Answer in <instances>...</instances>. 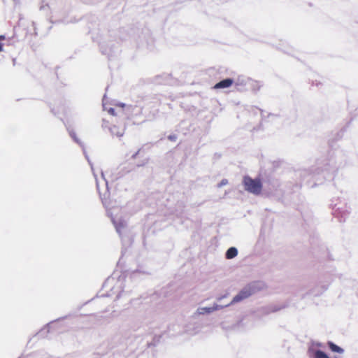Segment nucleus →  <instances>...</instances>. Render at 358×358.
Listing matches in <instances>:
<instances>
[{
    "instance_id": "1",
    "label": "nucleus",
    "mask_w": 358,
    "mask_h": 358,
    "mask_svg": "<svg viewBox=\"0 0 358 358\" xmlns=\"http://www.w3.org/2000/svg\"><path fill=\"white\" fill-rule=\"evenodd\" d=\"M243 184L245 190L255 195L260 194L262 189V184L259 178L252 179L248 176L243 177Z\"/></svg>"
},
{
    "instance_id": "2",
    "label": "nucleus",
    "mask_w": 358,
    "mask_h": 358,
    "mask_svg": "<svg viewBox=\"0 0 358 358\" xmlns=\"http://www.w3.org/2000/svg\"><path fill=\"white\" fill-rule=\"evenodd\" d=\"M255 292V287L252 284H250L245 287L243 289H242L238 294H236L231 301V303L226 304L224 306L227 307L230 306L231 304L236 303L238 302H240L243 301V299H245L250 296L252 294H253Z\"/></svg>"
},
{
    "instance_id": "3",
    "label": "nucleus",
    "mask_w": 358,
    "mask_h": 358,
    "mask_svg": "<svg viewBox=\"0 0 358 358\" xmlns=\"http://www.w3.org/2000/svg\"><path fill=\"white\" fill-rule=\"evenodd\" d=\"M69 134L71 136V138L74 140L75 142H76L78 144H79L80 146L83 147V153H84L87 162H89L90 165L91 166L92 171H93L94 176L95 177L97 190H98L99 193L101 194V189H100L101 181L97 179L96 174L94 173L93 165H92L91 161L90 160L88 155L86 153V151H85V149L84 148L83 143L77 138L76 134L73 131H69Z\"/></svg>"
},
{
    "instance_id": "4",
    "label": "nucleus",
    "mask_w": 358,
    "mask_h": 358,
    "mask_svg": "<svg viewBox=\"0 0 358 358\" xmlns=\"http://www.w3.org/2000/svg\"><path fill=\"white\" fill-rule=\"evenodd\" d=\"M112 222L115 227L116 231L122 238V234L127 227V222L121 217H112Z\"/></svg>"
},
{
    "instance_id": "5",
    "label": "nucleus",
    "mask_w": 358,
    "mask_h": 358,
    "mask_svg": "<svg viewBox=\"0 0 358 358\" xmlns=\"http://www.w3.org/2000/svg\"><path fill=\"white\" fill-rule=\"evenodd\" d=\"M249 81L250 79L248 78L241 76L234 80V84L237 91L243 92L245 90V87Z\"/></svg>"
},
{
    "instance_id": "6",
    "label": "nucleus",
    "mask_w": 358,
    "mask_h": 358,
    "mask_svg": "<svg viewBox=\"0 0 358 358\" xmlns=\"http://www.w3.org/2000/svg\"><path fill=\"white\" fill-rule=\"evenodd\" d=\"M334 210V215L337 217L340 222L345 221L348 215H349V212L347 209H343L340 207H336V205L333 208Z\"/></svg>"
},
{
    "instance_id": "7",
    "label": "nucleus",
    "mask_w": 358,
    "mask_h": 358,
    "mask_svg": "<svg viewBox=\"0 0 358 358\" xmlns=\"http://www.w3.org/2000/svg\"><path fill=\"white\" fill-rule=\"evenodd\" d=\"M224 307H225V306L215 303L212 307H199L197 309L196 313L199 315H203L206 313L208 314V313H213V311L220 310V309L223 308Z\"/></svg>"
},
{
    "instance_id": "8",
    "label": "nucleus",
    "mask_w": 358,
    "mask_h": 358,
    "mask_svg": "<svg viewBox=\"0 0 358 358\" xmlns=\"http://www.w3.org/2000/svg\"><path fill=\"white\" fill-rule=\"evenodd\" d=\"M234 82V79L233 78H226L220 82L217 83L213 88L214 90H220V89H225L231 87Z\"/></svg>"
},
{
    "instance_id": "9",
    "label": "nucleus",
    "mask_w": 358,
    "mask_h": 358,
    "mask_svg": "<svg viewBox=\"0 0 358 358\" xmlns=\"http://www.w3.org/2000/svg\"><path fill=\"white\" fill-rule=\"evenodd\" d=\"M109 131L113 136H117L118 138H121L124 134V128L119 127L116 125H113L109 127Z\"/></svg>"
},
{
    "instance_id": "10",
    "label": "nucleus",
    "mask_w": 358,
    "mask_h": 358,
    "mask_svg": "<svg viewBox=\"0 0 358 358\" xmlns=\"http://www.w3.org/2000/svg\"><path fill=\"white\" fill-rule=\"evenodd\" d=\"M327 345L329 348L334 352H337L339 354H343L344 352V350L342 348L337 345L332 341H328Z\"/></svg>"
},
{
    "instance_id": "11",
    "label": "nucleus",
    "mask_w": 358,
    "mask_h": 358,
    "mask_svg": "<svg viewBox=\"0 0 358 358\" xmlns=\"http://www.w3.org/2000/svg\"><path fill=\"white\" fill-rule=\"evenodd\" d=\"M238 255V250L235 247L229 248L225 254V257L227 259H231L236 257Z\"/></svg>"
},
{
    "instance_id": "12",
    "label": "nucleus",
    "mask_w": 358,
    "mask_h": 358,
    "mask_svg": "<svg viewBox=\"0 0 358 358\" xmlns=\"http://www.w3.org/2000/svg\"><path fill=\"white\" fill-rule=\"evenodd\" d=\"M100 49L101 52L103 55H107L108 57H112L113 54L115 52L112 48H108L104 43L100 45Z\"/></svg>"
},
{
    "instance_id": "13",
    "label": "nucleus",
    "mask_w": 358,
    "mask_h": 358,
    "mask_svg": "<svg viewBox=\"0 0 358 358\" xmlns=\"http://www.w3.org/2000/svg\"><path fill=\"white\" fill-rule=\"evenodd\" d=\"M314 358H330L328 355L321 350H315L313 352Z\"/></svg>"
},
{
    "instance_id": "14",
    "label": "nucleus",
    "mask_w": 358,
    "mask_h": 358,
    "mask_svg": "<svg viewBox=\"0 0 358 358\" xmlns=\"http://www.w3.org/2000/svg\"><path fill=\"white\" fill-rule=\"evenodd\" d=\"M106 94L103 96V110H107L108 113L112 115H115V109L113 108H107L106 107Z\"/></svg>"
},
{
    "instance_id": "15",
    "label": "nucleus",
    "mask_w": 358,
    "mask_h": 358,
    "mask_svg": "<svg viewBox=\"0 0 358 358\" xmlns=\"http://www.w3.org/2000/svg\"><path fill=\"white\" fill-rule=\"evenodd\" d=\"M56 321H52L47 324V325L43 328L37 334L41 335L43 331L46 330V332L48 333L51 329L54 328V325Z\"/></svg>"
},
{
    "instance_id": "16",
    "label": "nucleus",
    "mask_w": 358,
    "mask_h": 358,
    "mask_svg": "<svg viewBox=\"0 0 358 358\" xmlns=\"http://www.w3.org/2000/svg\"><path fill=\"white\" fill-rule=\"evenodd\" d=\"M101 182L105 185L106 189H108V181L106 180L104 174L102 171H101Z\"/></svg>"
},
{
    "instance_id": "17",
    "label": "nucleus",
    "mask_w": 358,
    "mask_h": 358,
    "mask_svg": "<svg viewBox=\"0 0 358 358\" xmlns=\"http://www.w3.org/2000/svg\"><path fill=\"white\" fill-rule=\"evenodd\" d=\"M228 183V180L227 179H222L221 182L218 184V187H222Z\"/></svg>"
},
{
    "instance_id": "18",
    "label": "nucleus",
    "mask_w": 358,
    "mask_h": 358,
    "mask_svg": "<svg viewBox=\"0 0 358 358\" xmlns=\"http://www.w3.org/2000/svg\"><path fill=\"white\" fill-rule=\"evenodd\" d=\"M168 138L170 140V141H175L176 139H177V136L176 135H169L168 136Z\"/></svg>"
},
{
    "instance_id": "19",
    "label": "nucleus",
    "mask_w": 358,
    "mask_h": 358,
    "mask_svg": "<svg viewBox=\"0 0 358 358\" xmlns=\"http://www.w3.org/2000/svg\"><path fill=\"white\" fill-rule=\"evenodd\" d=\"M123 293H124V291H123V290H121V291L118 292V293H117V296H116V297H115V299H120L121 296H123Z\"/></svg>"
},
{
    "instance_id": "20",
    "label": "nucleus",
    "mask_w": 358,
    "mask_h": 358,
    "mask_svg": "<svg viewBox=\"0 0 358 358\" xmlns=\"http://www.w3.org/2000/svg\"><path fill=\"white\" fill-rule=\"evenodd\" d=\"M140 152V150H138L137 152H136L135 153H134L132 155H131V159H134L136 158V157L138 156V153Z\"/></svg>"
},
{
    "instance_id": "21",
    "label": "nucleus",
    "mask_w": 358,
    "mask_h": 358,
    "mask_svg": "<svg viewBox=\"0 0 358 358\" xmlns=\"http://www.w3.org/2000/svg\"><path fill=\"white\" fill-rule=\"evenodd\" d=\"M65 358H83V357H81L80 356H77V355L76 356V355L75 356L68 355V356L65 357Z\"/></svg>"
},
{
    "instance_id": "22",
    "label": "nucleus",
    "mask_w": 358,
    "mask_h": 358,
    "mask_svg": "<svg viewBox=\"0 0 358 358\" xmlns=\"http://www.w3.org/2000/svg\"><path fill=\"white\" fill-rule=\"evenodd\" d=\"M118 284H120V285H117L116 286V287H113V288L112 289V290H113V289H121V288H122V287H121V283H120V280L118 281Z\"/></svg>"
},
{
    "instance_id": "23",
    "label": "nucleus",
    "mask_w": 358,
    "mask_h": 358,
    "mask_svg": "<svg viewBox=\"0 0 358 358\" xmlns=\"http://www.w3.org/2000/svg\"><path fill=\"white\" fill-rule=\"evenodd\" d=\"M279 310V308H273V309H271V310H268V311L266 312V313H271V312H275V311H277V310Z\"/></svg>"
},
{
    "instance_id": "24",
    "label": "nucleus",
    "mask_w": 358,
    "mask_h": 358,
    "mask_svg": "<svg viewBox=\"0 0 358 358\" xmlns=\"http://www.w3.org/2000/svg\"><path fill=\"white\" fill-rule=\"evenodd\" d=\"M225 296H226V295H224L222 296L219 297L217 299H218V301H220L222 298H224Z\"/></svg>"
},
{
    "instance_id": "25",
    "label": "nucleus",
    "mask_w": 358,
    "mask_h": 358,
    "mask_svg": "<svg viewBox=\"0 0 358 358\" xmlns=\"http://www.w3.org/2000/svg\"><path fill=\"white\" fill-rule=\"evenodd\" d=\"M3 50L2 44L0 43V52Z\"/></svg>"
},
{
    "instance_id": "26",
    "label": "nucleus",
    "mask_w": 358,
    "mask_h": 358,
    "mask_svg": "<svg viewBox=\"0 0 358 358\" xmlns=\"http://www.w3.org/2000/svg\"><path fill=\"white\" fill-rule=\"evenodd\" d=\"M0 39H3V40L5 39V36L3 35L0 36Z\"/></svg>"
},
{
    "instance_id": "27",
    "label": "nucleus",
    "mask_w": 358,
    "mask_h": 358,
    "mask_svg": "<svg viewBox=\"0 0 358 358\" xmlns=\"http://www.w3.org/2000/svg\"><path fill=\"white\" fill-rule=\"evenodd\" d=\"M120 106H122V107H124V103H120Z\"/></svg>"
},
{
    "instance_id": "28",
    "label": "nucleus",
    "mask_w": 358,
    "mask_h": 358,
    "mask_svg": "<svg viewBox=\"0 0 358 358\" xmlns=\"http://www.w3.org/2000/svg\"><path fill=\"white\" fill-rule=\"evenodd\" d=\"M118 292H119L118 290H115V291H113V293H115V292L118 293Z\"/></svg>"
},
{
    "instance_id": "29",
    "label": "nucleus",
    "mask_w": 358,
    "mask_h": 358,
    "mask_svg": "<svg viewBox=\"0 0 358 358\" xmlns=\"http://www.w3.org/2000/svg\"><path fill=\"white\" fill-rule=\"evenodd\" d=\"M118 292H119L118 290H115V291H113V293H115V292L118 293Z\"/></svg>"
},
{
    "instance_id": "30",
    "label": "nucleus",
    "mask_w": 358,
    "mask_h": 358,
    "mask_svg": "<svg viewBox=\"0 0 358 358\" xmlns=\"http://www.w3.org/2000/svg\"><path fill=\"white\" fill-rule=\"evenodd\" d=\"M118 292H119L118 290H115V291H113V293H115V292L118 293Z\"/></svg>"
},
{
    "instance_id": "31",
    "label": "nucleus",
    "mask_w": 358,
    "mask_h": 358,
    "mask_svg": "<svg viewBox=\"0 0 358 358\" xmlns=\"http://www.w3.org/2000/svg\"><path fill=\"white\" fill-rule=\"evenodd\" d=\"M357 114H358V109H357Z\"/></svg>"
}]
</instances>
